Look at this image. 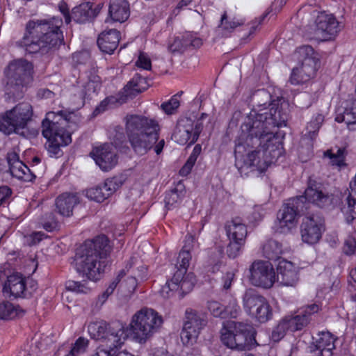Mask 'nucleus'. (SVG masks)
I'll return each mask as SVG.
<instances>
[{
  "label": "nucleus",
  "mask_w": 356,
  "mask_h": 356,
  "mask_svg": "<svg viewBox=\"0 0 356 356\" xmlns=\"http://www.w3.org/2000/svg\"><path fill=\"white\" fill-rule=\"evenodd\" d=\"M270 106L269 112L261 113L262 110H259L252 122L245 124L248 133L245 144L257 146L256 150L247 155L244 161V167L252 168V170L265 171L273 159L280 155V143L272 129L286 126L287 115L277 104H271Z\"/></svg>",
  "instance_id": "1"
},
{
  "label": "nucleus",
  "mask_w": 356,
  "mask_h": 356,
  "mask_svg": "<svg viewBox=\"0 0 356 356\" xmlns=\"http://www.w3.org/2000/svg\"><path fill=\"white\" fill-rule=\"evenodd\" d=\"M337 196L330 193L321 183L310 179L304 195L287 200L277 216L280 232H289L298 223L300 216L309 209V203L321 209H332L338 204Z\"/></svg>",
  "instance_id": "2"
},
{
  "label": "nucleus",
  "mask_w": 356,
  "mask_h": 356,
  "mask_svg": "<svg viewBox=\"0 0 356 356\" xmlns=\"http://www.w3.org/2000/svg\"><path fill=\"white\" fill-rule=\"evenodd\" d=\"M62 24L58 17L30 20L26 24L23 38L16 44L29 54H47L63 41L60 29Z\"/></svg>",
  "instance_id": "3"
},
{
  "label": "nucleus",
  "mask_w": 356,
  "mask_h": 356,
  "mask_svg": "<svg viewBox=\"0 0 356 356\" xmlns=\"http://www.w3.org/2000/svg\"><path fill=\"white\" fill-rule=\"evenodd\" d=\"M111 250L108 238L105 235L86 241L77 249L75 254L76 271L88 280H99L107 265L106 259Z\"/></svg>",
  "instance_id": "4"
},
{
  "label": "nucleus",
  "mask_w": 356,
  "mask_h": 356,
  "mask_svg": "<svg viewBox=\"0 0 356 356\" xmlns=\"http://www.w3.org/2000/svg\"><path fill=\"white\" fill-rule=\"evenodd\" d=\"M126 133L134 152L145 154L159 138V124L154 119L139 115L124 118Z\"/></svg>",
  "instance_id": "5"
},
{
  "label": "nucleus",
  "mask_w": 356,
  "mask_h": 356,
  "mask_svg": "<svg viewBox=\"0 0 356 356\" xmlns=\"http://www.w3.org/2000/svg\"><path fill=\"white\" fill-rule=\"evenodd\" d=\"M76 118L74 113H66L63 111L57 113L49 112L42 120V135L47 138L46 148L49 154L57 155L61 146L71 143V133L67 129L74 118Z\"/></svg>",
  "instance_id": "6"
},
{
  "label": "nucleus",
  "mask_w": 356,
  "mask_h": 356,
  "mask_svg": "<svg viewBox=\"0 0 356 356\" xmlns=\"http://www.w3.org/2000/svg\"><path fill=\"white\" fill-rule=\"evenodd\" d=\"M256 332L252 325L243 322L227 321L221 330L222 343L232 350H247L257 344Z\"/></svg>",
  "instance_id": "7"
},
{
  "label": "nucleus",
  "mask_w": 356,
  "mask_h": 356,
  "mask_svg": "<svg viewBox=\"0 0 356 356\" xmlns=\"http://www.w3.org/2000/svg\"><path fill=\"white\" fill-rule=\"evenodd\" d=\"M5 75L6 91L18 97L33 81V65L24 59L13 60L5 70Z\"/></svg>",
  "instance_id": "8"
},
{
  "label": "nucleus",
  "mask_w": 356,
  "mask_h": 356,
  "mask_svg": "<svg viewBox=\"0 0 356 356\" xmlns=\"http://www.w3.org/2000/svg\"><path fill=\"white\" fill-rule=\"evenodd\" d=\"M163 324L158 312L150 308H143L132 317L130 327L134 338L139 343H145Z\"/></svg>",
  "instance_id": "9"
},
{
  "label": "nucleus",
  "mask_w": 356,
  "mask_h": 356,
  "mask_svg": "<svg viewBox=\"0 0 356 356\" xmlns=\"http://www.w3.org/2000/svg\"><path fill=\"white\" fill-rule=\"evenodd\" d=\"M33 114V108L29 103L18 104L13 108L0 115V131L7 135L18 132L26 127Z\"/></svg>",
  "instance_id": "10"
},
{
  "label": "nucleus",
  "mask_w": 356,
  "mask_h": 356,
  "mask_svg": "<svg viewBox=\"0 0 356 356\" xmlns=\"http://www.w3.org/2000/svg\"><path fill=\"white\" fill-rule=\"evenodd\" d=\"M88 331L95 340H107V345L111 349L120 346L128 337L127 330L121 325L110 326L104 321L90 323Z\"/></svg>",
  "instance_id": "11"
},
{
  "label": "nucleus",
  "mask_w": 356,
  "mask_h": 356,
  "mask_svg": "<svg viewBox=\"0 0 356 356\" xmlns=\"http://www.w3.org/2000/svg\"><path fill=\"white\" fill-rule=\"evenodd\" d=\"M245 312L260 323H266L273 317V309L265 297L254 289H247L243 296Z\"/></svg>",
  "instance_id": "12"
},
{
  "label": "nucleus",
  "mask_w": 356,
  "mask_h": 356,
  "mask_svg": "<svg viewBox=\"0 0 356 356\" xmlns=\"http://www.w3.org/2000/svg\"><path fill=\"white\" fill-rule=\"evenodd\" d=\"M202 123L197 120L194 122L189 118L180 119L172 134V139L180 145L193 144L199 138L202 130Z\"/></svg>",
  "instance_id": "13"
},
{
  "label": "nucleus",
  "mask_w": 356,
  "mask_h": 356,
  "mask_svg": "<svg viewBox=\"0 0 356 356\" xmlns=\"http://www.w3.org/2000/svg\"><path fill=\"white\" fill-rule=\"evenodd\" d=\"M206 316L203 313L188 309L186 311V321L181 332V340L185 345L192 343L200 330L206 325Z\"/></svg>",
  "instance_id": "14"
},
{
  "label": "nucleus",
  "mask_w": 356,
  "mask_h": 356,
  "mask_svg": "<svg viewBox=\"0 0 356 356\" xmlns=\"http://www.w3.org/2000/svg\"><path fill=\"white\" fill-rule=\"evenodd\" d=\"M250 281L257 286L270 289L276 281V273L273 265L264 261H255L250 267Z\"/></svg>",
  "instance_id": "15"
},
{
  "label": "nucleus",
  "mask_w": 356,
  "mask_h": 356,
  "mask_svg": "<svg viewBox=\"0 0 356 356\" xmlns=\"http://www.w3.org/2000/svg\"><path fill=\"white\" fill-rule=\"evenodd\" d=\"M324 218L321 214L312 213L306 216L300 225L302 241L308 244L316 243L324 231Z\"/></svg>",
  "instance_id": "16"
},
{
  "label": "nucleus",
  "mask_w": 356,
  "mask_h": 356,
  "mask_svg": "<svg viewBox=\"0 0 356 356\" xmlns=\"http://www.w3.org/2000/svg\"><path fill=\"white\" fill-rule=\"evenodd\" d=\"M315 32L323 40L334 38L341 31V26L336 17L332 14L320 13L315 20Z\"/></svg>",
  "instance_id": "17"
},
{
  "label": "nucleus",
  "mask_w": 356,
  "mask_h": 356,
  "mask_svg": "<svg viewBox=\"0 0 356 356\" xmlns=\"http://www.w3.org/2000/svg\"><path fill=\"white\" fill-rule=\"evenodd\" d=\"M120 145L115 142L114 147L112 143H104L92 151L91 154L93 159L102 170L108 171L117 164L118 156L115 149Z\"/></svg>",
  "instance_id": "18"
},
{
  "label": "nucleus",
  "mask_w": 356,
  "mask_h": 356,
  "mask_svg": "<svg viewBox=\"0 0 356 356\" xmlns=\"http://www.w3.org/2000/svg\"><path fill=\"white\" fill-rule=\"evenodd\" d=\"M320 310V305L312 304L306 306L302 312L295 316H286L282 318L288 331L296 332L306 327L312 320V316Z\"/></svg>",
  "instance_id": "19"
},
{
  "label": "nucleus",
  "mask_w": 356,
  "mask_h": 356,
  "mask_svg": "<svg viewBox=\"0 0 356 356\" xmlns=\"http://www.w3.org/2000/svg\"><path fill=\"white\" fill-rule=\"evenodd\" d=\"M276 280L283 286H294L298 280L297 269L291 261L282 260L280 261L277 268Z\"/></svg>",
  "instance_id": "20"
},
{
  "label": "nucleus",
  "mask_w": 356,
  "mask_h": 356,
  "mask_svg": "<svg viewBox=\"0 0 356 356\" xmlns=\"http://www.w3.org/2000/svg\"><path fill=\"white\" fill-rule=\"evenodd\" d=\"M102 6L99 4L92 8L90 2H84L74 7L72 10V18L74 22L84 24L93 20L99 13Z\"/></svg>",
  "instance_id": "21"
},
{
  "label": "nucleus",
  "mask_w": 356,
  "mask_h": 356,
  "mask_svg": "<svg viewBox=\"0 0 356 356\" xmlns=\"http://www.w3.org/2000/svg\"><path fill=\"white\" fill-rule=\"evenodd\" d=\"M120 38V33L116 29L102 32L98 37L97 44L101 51L112 54L117 48Z\"/></svg>",
  "instance_id": "22"
},
{
  "label": "nucleus",
  "mask_w": 356,
  "mask_h": 356,
  "mask_svg": "<svg viewBox=\"0 0 356 356\" xmlns=\"http://www.w3.org/2000/svg\"><path fill=\"white\" fill-rule=\"evenodd\" d=\"M194 286L193 280H187V279L179 278L178 280L175 279V275L170 280H168L160 290L161 295L164 298H171L175 291L179 288L183 291H190Z\"/></svg>",
  "instance_id": "23"
},
{
  "label": "nucleus",
  "mask_w": 356,
  "mask_h": 356,
  "mask_svg": "<svg viewBox=\"0 0 356 356\" xmlns=\"http://www.w3.org/2000/svg\"><path fill=\"white\" fill-rule=\"evenodd\" d=\"M79 202V197L76 194L65 193L56 199V209L61 216L70 217L72 215L73 208Z\"/></svg>",
  "instance_id": "24"
},
{
  "label": "nucleus",
  "mask_w": 356,
  "mask_h": 356,
  "mask_svg": "<svg viewBox=\"0 0 356 356\" xmlns=\"http://www.w3.org/2000/svg\"><path fill=\"white\" fill-rule=\"evenodd\" d=\"M26 289L25 280L20 273H13L9 275L6 282L3 291L14 298L22 297Z\"/></svg>",
  "instance_id": "25"
},
{
  "label": "nucleus",
  "mask_w": 356,
  "mask_h": 356,
  "mask_svg": "<svg viewBox=\"0 0 356 356\" xmlns=\"http://www.w3.org/2000/svg\"><path fill=\"white\" fill-rule=\"evenodd\" d=\"M314 51L312 47L305 45L299 47L296 51L298 60L301 62L302 71L307 70V77L312 76L315 70L316 58L314 56Z\"/></svg>",
  "instance_id": "26"
},
{
  "label": "nucleus",
  "mask_w": 356,
  "mask_h": 356,
  "mask_svg": "<svg viewBox=\"0 0 356 356\" xmlns=\"http://www.w3.org/2000/svg\"><path fill=\"white\" fill-rule=\"evenodd\" d=\"M108 15L114 22H125L130 15L128 1L127 0H111Z\"/></svg>",
  "instance_id": "27"
},
{
  "label": "nucleus",
  "mask_w": 356,
  "mask_h": 356,
  "mask_svg": "<svg viewBox=\"0 0 356 356\" xmlns=\"http://www.w3.org/2000/svg\"><path fill=\"white\" fill-rule=\"evenodd\" d=\"M225 230L229 240L245 242L248 231L246 225L241 218L236 217L227 222Z\"/></svg>",
  "instance_id": "28"
},
{
  "label": "nucleus",
  "mask_w": 356,
  "mask_h": 356,
  "mask_svg": "<svg viewBox=\"0 0 356 356\" xmlns=\"http://www.w3.org/2000/svg\"><path fill=\"white\" fill-rule=\"evenodd\" d=\"M339 113L335 118L338 122H344L349 129L356 130V99L347 102L342 113Z\"/></svg>",
  "instance_id": "29"
},
{
  "label": "nucleus",
  "mask_w": 356,
  "mask_h": 356,
  "mask_svg": "<svg viewBox=\"0 0 356 356\" xmlns=\"http://www.w3.org/2000/svg\"><path fill=\"white\" fill-rule=\"evenodd\" d=\"M191 259V254L188 251L185 250L180 251L177 259L176 267L177 270L175 273V280H178L179 278H186L187 280H193L195 282L193 275L188 274L186 275Z\"/></svg>",
  "instance_id": "30"
},
{
  "label": "nucleus",
  "mask_w": 356,
  "mask_h": 356,
  "mask_svg": "<svg viewBox=\"0 0 356 356\" xmlns=\"http://www.w3.org/2000/svg\"><path fill=\"white\" fill-rule=\"evenodd\" d=\"M335 339L329 332H323L318 334L316 341V347L319 350L318 356H332V350L335 348Z\"/></svg>",
  "instance_id": "31"
},
{
  "label": "nucleus",
  "mask_w": 356,
  "mask_h": 356,
  "mask_svg": "<svg viewBox=\"0 0 356 356\" xmlns=\"http://www.w3.org/2000/svg\"><path fill=\"white\" fill-rule=\"evenodd\" d=\"M264 257L270 260H277L283 252L282 245L277 241L269 239L262 245Z\"/></svg>",
  "instance_id": "32"
},
{
  "label": "nucleus",
  "mask_w": 356,
  "mask_h": 356,
  "mask_svg": "<svg viewBox=\"0 0 356 356\" xmlns=\"http://www.w3.org/2000/svg\"><path fill=\"white\" fill-rule=\"evenodd\" d=\"M25 311L18 305L8 301H3L0 302V319L11 320L16 317L21 316L24 314Z\"/></svg>",
  "instance_id": "33"
},
{
  "label": "nucleus",
  "mask_w": 356,
  "mask_h": 356,
  "mask_svg": "<svg viewBox=\"0 0 356 356\" xmlns=\"http://www.w3.org/2000/svg\"><path fill=\"white\" fill-rule=\"evenodd\" d=\"M11 175L24 181H31L35 178V175L23 162H17L9 168Z\"/></svg>",
  "instance_id": "34"
},
{
  "label": "nucleus",
  "mask_w": 356,
  "mask_h": 356,
  "mask_svg": "<svg viewBox=\"0 0 356 356\" xmlns=\"http://www.w3.org/2000/svg\"><path fill=\"white\" fill-rule=\"evenodd\" d=\"M346 154L347 152L345 148H338L336 152H334L333 149H329L324 153V156L330 159V163L338 170L346 167Z\"/></svg>",
  "instance_id": "35"
},
{
  "label": "nucleus",
  "mask_w": 356,
  "mask_h": 356,
  "mask_svg": "<svg viewBox=\"0 0 356 356\" xmlns=\"http://www.w3.org/2000/svg\"><path fill=\"white\" fill-rule=\"evenodd\" d=\"M135 261L136 258L131 257L129 263L127 264L125 269L120 270L116 278H115V280L109 284L106 291L99 297V299L102 300V302H104L108 296L113 293L120 280L126 275L127 272H129L133 267V265L135 264Z\"/></svg>",
  "instance_id": "36"
},
{
  "label": "nucleus",
  "mask_w": 356,
  "mask_h": 356,
  "mask_svg": "<svg viewBox=\"0 0 356 356\" xmlns=\"http://www.w3.org/2000/svg\"><path fill=\"white\" fill-rule=\"evenodd\" d=\"M40 223L45 230L51 232L59 227L60 220L56 217L54 211H50L45 212L41 216Z\"/></svg>",
  "instance_id": "37"
},
{
  "label": "nucleus",
  "mask_w": 356,
  "mask_h": 356,
  "mask_svg": "<svg viewBox=\"0 0 356 356\" xmlns=\"http://www.w3.org/2000/svg\"><path fill=\"white\" fill-rule=\"evenodd\" d=\"M202 147L200 145H196L186 161L184 166L180 169L179 174L181 176H187L191 171L194 164L195 163L198 156L200 154Z\"/></svg>",
  "instance_id": "38"
},
{
  "label": "nucleus",
  "mask_w": 356,
  "mask_h": 356,
  "mask_svg": "<svg viewBox=\"0 0 356 356\" xmlns=\"http://www.w3.org/2000/svg\"><path fill=\"white\" fill-rule=\"evenodd\" d=\"M346 220L348 223L356 219V200L354 197H347L346 204L341 208Z\"/></svg>",
  "instance_id": "39"
},
{
  "label": "nucleus",
  "mask_w": 356,
  "mask_h": 356,
  "mask_svg": "<svg viewBox=\"0 0 356 356\" xmlns=\"http://www.w3.org/2000/svg\"><path fill=\"white\" fill-rule=\"evenodd\" d=\"M124 180L125 179L123 176L113 177L112 178L107 179L102 184L103 189L108 193V195L110 197L122 186Z\"/></svg>",
  "instance_id": "40"
},
{
  "label": "nucleus",
  "mask_w": 356,
  "mask_h": 356,
  "mask_svg": "<svg viewBox=\"0 0 356 356\" xmlns=\"http://www.w3.org/2000/svg\"><path fill=\"white\" fill-rule=\"evenodd\" d=\"M86 196L89 199L95 200L98 202H102L106 199L109 197L108 193H106V191L104 189H103L102 184L87 190Z\"/></svg>",
  "instance_id": "41"
},
{
  "label": "nucleus",
  "mask_w": 356,
  "mask_h": 356,
  "mask_svg": "<svg viewBox=\"0 0 356 356\" xmlns=\"http://www.w3.org/2000/svg\"><path fill=\"white\" fill-rule=\"evenodd\" d=\"M324 121V116L321 113H316L308 123L307 131L308 136L313 138L318 131Z\"/></svg>",
  "instance_id": "42"
},
{
  "label": "nucleus",
  "mask_w": 356,
  "mask_h": 356,
  "mask_svg": "<svg viewBox=\"0 0 356 356\" xmlns=\"http://www.w3.org/2000/svg\"><path fill=\"white\" fill-rule=\"evenodd\" d=\"M207 308L214 317L225 318V307L220 302L215 300L209 301Z\"/></svg>",
  "instance_id": "43"
},
{
  "label": "nucleus",
  "mask_w": 356,
  "mask_h": 356,
  "mask_svg": "<svg viewBox=\"0 0 356 356\" xmlns=\"http://www.w3.org/2000/svg\"><path fill=\"white\" fill-rule=\"evenodd\" d=\"M178 97V95L172 96L170 100L161 104V108L168 115L175 113L180 105Z\"/></svg>",
  "instance_id": "44"
},
{
  "label": "nucleus",
  "mask_w": 356,
  "mask_h": 356,
  "mask_svg": "<svg viewBox=\"0 0 356 356\" xmlns=\"http://www.w3.org/2000/svg\"><path fill=\"white\" fill-rule=\"evenodd\" d=\"M202 40L191 33H187L183 36V44L184 47L200 48L202 45Z\"/></svg>",
  "instance_id": "45"
},
{
  "label": "nucleus",
  "mask_w": 356,
  "mask_h": 356,
  "mask_svg": "<svg viewBox=\"0 0 356 356\" xmlns=\"http://www.w3.org/2000/svg\"><path fill=\"white\" fill-rule=\"evenodd\" d=\"M307 71H302V67L293 69L290 82L293 85H298L307 81L311 76L307 77Z\"/></svg>",
  "instance_id": "46"
},
{
  "label": "nucleus",
  "mask_w": 356,
  "mask_h": 356,
  "mask_svg": "<svg viewBox=\"0 0 356 356\" xmlns=\"http://www.w3.org/2000/svg\"><path fill=\"white\" fill-rule=\"evenodd\" d=\"M245 242L238 241L236 240H230L226 250L227 256L229 258L234 259L240 254L242 247Z\"/></svg>",
  "instance_id": "47"
},
{
  "label": "nucleus",
  "mask_w": 356,
  "mask_h": 356,
  "mask_svg": "<svg viewBox=\"0 0 356 356\" xmlns=\"http://www.w3.org/2000/svg\"><path fill=\"white\" fill-rule=\"evenodd\" d=\"M225 307V318L228 317L236 318L241 313V308L236 299L230 300L229 303Z\"/></svg>",
  "instance_id": "48"
},
{
  "label": "nucleus",
  "mask_w": 356,
  "mask_h": 356,
  "mask_svg": "<svg viewBox=\"0 0 356 356\" xmlns=\"http://www.w3.org/2000/svg\"><path fill=\"white\" fill-rule=\"evenodd\" d=\"M243 22L242 19H236L235 18L228 20L227 14L225 13L221 17L220 26L225 30L232 31L237 26L242 25Z\"/></svg>",
  "instance_id": "49"
},
{
  "label": "nucleus",
  "mask_w": 356,
  "mask_h": 356,
  "mask_svg": "<svg viewBox=\"0 0 356 356\" xmlns=\"http://www.w3.org/2000/svg\"><path fill=\"white\" fill-rule=\"evenodd\" d=\"M181 200V195L177 188H174L167 193L165 196V204L168 209H171L172 207Z\"/></svg>",
  "instance_id": "50"
},
{
  "label": "nucleus",
  "mask_w": 356,
  "mask_h": 356,
  "mask_svg": "<svg viewBox=\"0 0 356 356\" xmlns=\"http://www.w3.org/2000/svg\"><path fill=\"white\" fill-rule=\"evenodd\" d=\"M287 331L285 322L282 319L273 329L271 338L275 342L279 341L284 337Z\"/></svg>",
  "instance_id": "51"
},
{
  "label": "nucleus",
  "mask_w": 356,
  "mask_h": 356,
  "mask_svg": "<svg viewBox=\"0 0 356 356\" xmlns=\"http://www.w3.org/2000/svg\"><path fill=\"white\" fill-rule=\"evenodd\" d=\"M65 288L67 291L83 293H87L89 289L84 284L74 280L67 281Z\"/></svg>",
  "instance_id": "52"
},
{
  "label": "nucleus",
  "mask_w": 356,
  "mask_h": 356,
  "mask_svg": "<svg viewBox=\"0 0 356 356\" xmlns=\"http://www.w3.org/2000/svg\"><path fill=\"white\" fill-rule=\"evenodd\" d=\"M136 65L138 67L146 70H150L152 68V62L149 56L147 54L142 51L139 53Z\"/></svg>",
  "instance_id": "53"
},
{
  "label": "nucleus",
  "mask_w": 356,
  "mask_h": 356,
  "mask_svg": "<svg viewBox=\"0 0 356 356\" xmlns=\"http://www.w3.org/2000/svg\"><path fill=\"white\" fill-rule=\"evenodd\" d=\"M143 81L140 77H134L126 86V90H130L127 92L129 95H135L136 93L141 92L143 89L139 86V82Z\"/></svg>",
  "instance_id": "54"
},
{
  "label": "nucleus",
  "mask_w": 356,
  "mask_h": 356,
  "mask_svg": "<svg viewBox=\"0 0 356 356\" xmlns=\"http://www.w3.org/2000/svg\"><path fill=\"white\" fill-rule=\"evenodd\" d=\"M356 252V241L354 238L348 236L344 243L343 252L347 255L354 254Z\"/></svg>",
  "instance_id": "55"
},
{
  "label": "nucleus",
  "mask_w": 356,
  "mask_h": 356,
  "mask_svg": "<svg viewBox=\"0 0 356 356\" xmlns=\"http://www.w3.org/2000/svg\"><path fill=\"white\" fill-rule=\"evenodd\" d=\"M88 341L83 337H79L75 342L71 351L76 356L81 352L84 351L88 345Z\"/></svg>",
  "instance_id": "56"
},
{
  "label": "nucleus",
  "mask_w": 356,
  "mask_h": 356,
  "mask_svg": "<svg viewBox=\"0 0 356 356\" xmlns=\"http://www.w3.org/2000/svg\"><path fill=\"white\" fill-rule=\"evenodd\" d=\"M196 233L195 232L194 235L193 234H188L186 236L185 238V243L182 248V250H185L188 251L189 253H191V250L193 248L195 242V235Z\"/></svg>",
  "instance_id": "57"
},
{
  "label": "nucleus",
  "mask_w": 356,
  "mask_h": 356,
  "mask_svg": "<svg viewBox=\"0 0 356 356\" xmlns=\"http://www.w3.org/2000/svg\"><path fill=\"white\" fill-rule=\"evenodd\" d=\"M234 277V273L231 271L226 273L225 275L222 277L224 289L227 290L231 287Z\"/></svg>",
  "instance_id": "58"
},
{
  "label": "nucleus",
  "mask_w": 356,
  "mask_h": 356,
  "mask_svg": "<svg viewBox=\"0 0 356 356\" xmlns=\"http://www.w3.org/2000/svg\"><path fill=\"white\" fill-rule=\"evenodd\" d=\"M132 275L141 280L147 277V268L143 265L132 270Z\"/></svg>",
  "instance_id": "59"
},
{
  "label": "nucleus",
  "mask_w": 356,
  "mask_h": 356,
  "mask_svg": "<svg viewBox=\"0 0 356 356\" xmlns=\"http://www.w3.org/2000/svg\"><path fill=\"white\" fill-rule=\"evenodd\" d=\"M58 8L60 11L64 16L66 24H69L71 22L72 15H70L67 5L65 2L61 1L58 5Z\"/></svg>",
  "instance_id": "60"
},
{
  "label": "nucleus",
  "mask_w": 356,
  "mask_h": 356,
  "mask_svg": "<svg viewBox=\"0 0 356 356\" xmlns=\"http://www.w3.org/2000/svg\"><path fill=\"white\" fill-rule=\"evenodd\" d=\"M11 195V190L8 186L0 187V205L5 203Z\"/></svg>",
  "instance_id": "61"
},
{
  "label": "nucleus",
  "mask_w": 356,
  "mask_h": 356,
  "mask_svg": "<svg viewBox=\"0 0 356 356\" xmlns=\"http://www.w3.org/2000/svg\"><path fill=\"white\" fill-rule=\"evenodd\" d=\"M37 96L42 99H51L54 96V93L47 88H41L37 92Z\"/></svg>",
  "instance_id": "62"
},
{
  "label": "nucleus",
  "mask_w": 356,
  "mask_h": 356,
  "mask_svg": "<svg viewBox=\"0 0 356 356\" xmlns=\"http://www.w3.org/2000/svg\"><path fill=\"white\" fill-rule=\"evenodd\" d=\"M137 280L138 278L134 275H131L126 280V284L129 291H133L136 289L137 286Z\"/></svg>",
  "instance_id": "63"
},
{
  "label": "nucleus",
  "mask_w": 356,
  "mask_h": 356,
  "mask_svg": "<svg viewBox=\"0 0 356 356\" xmlns=\"http://www.w3.org/2000/svg\"><path fill=\"white\" fill-rule=\"evenodd\" d=\"M7 161L8 163L9 168L15 165V163L21 161H19L18 154L15 152H10L8 154Z\"/></svg>",
  "instance_id": "64"
}]
</instances>
